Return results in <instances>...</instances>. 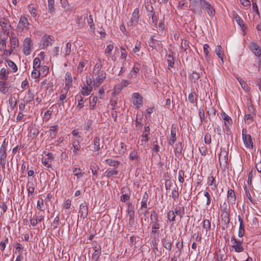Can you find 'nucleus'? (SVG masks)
Instances as JSON below:
<instances>
[{
  "label": "nucleus",
  "mask_w": 261,
  "mask_h": 261,
  "mask_svg": "<svg viewBox=\"0 0 261 261\" xmlns=\"http://www.w3.org/2000/svg\"><path fill=\"white\" fill-rule=\"evenodd\" d=\"M220 208L222 213L229 212L228 205L225 201L220 204Z\"/></svg>",
  "instance_id": "nucleus-59"
},
{
  "label": "nucleus",
  "mask_w": 261,
  "mask_h": 261,
  "mask_svg": "<svg viewBox=\"0 0 261 261\" xmlns=\"http://www.w3.org/2000/svg\"><path fill=\"white\" fill-rule=\"evenodd\" d=\"M54 40L50 38V35H45L43 36L41 39V43L43 48H46L52 44Z\"/></svg>",
  "instance_id": "nucleus-19"
},
{
  "label": "nucleus",
  "mask_w": 261,
  "mask_h": 261,
  "mask_svg": "<svg viewBox=\"0 0 261 261\" xmlns=\"http://www.w3.org/2000/svg\"><path fill=\"white\" fill-rule=\"evenodd\" d=\"M245 234V226H239L238 236L240 238L243 237Z\"/></svg>",
  "instance_id": "nucleus-63"
},
{
  "label": "nucleus",
  "mask_w": 261,
  "mask_h": 261,
  "mask_svg": "<svg viewBox=\"0 0 261 261\" xmlns=\"http://www.w3.org/2000/svg\"><path fill=\"white\" fill-rule=\"evenodd\" d=\"M79 213L81 218H85L88 214V207L86 202H84L80 205Z\"/></svg>",
  "instance_id": "nucleus-12"
},
{
  "label": "nucleus",
  "mask_w": 261,
  "mask_h": 261,
  "mask_svg": "<svg viewBox=\"0 0 261 261\" xmlns=\"http://www.w3.org/2000/svg\"><path fill=\"white\" fill-rule=\"evenodd\" d=\"M15 253L22 254V247L21 245L18 243L16 244V247L15 251Z\"/></svg>",
  "instance_id": "nucleus-64"
},
{
  "label": "nucleus",
  "mask_w": 261,
  "mask_h": 261,
  "mask_svg": "<svg viewBox=\"0 0 261 261\" xmlns=\"http://www.w3.org/2000/svg\"><path fill=\"white\" fill-rule=\"evenodd\" d=\"M224 256V253L219 251L216 254L215 258L217 261H223Z\"/></svg>",
  "instance_id": "nucleus-54"
},
{
  "label": "nucleus",
  "mask_w": 261,
  "mask_h": 261,
  "mask_svg": "<svg viewBox=\"0 0 261 261\" xmlns=\"http://www.w3.org/2000/svg\"><path fill=\"white\" fill-rule=\"evenodd\" d=\"M139 11L138 9H136L134 10L131 19V21L133 23L137 22V21L139 18Z\"/></svg>",
  "instance_id": "nucleus-38"
},
{
  "label": "nucleus",
  "mask_w": 261,
  "mask_h": 261,
  "mask_svg": "<svg viewBox=\"0 0 261 261\" xmlns=\"http://www.w3.org/2000/svg\"><path fill=\"white\" fill-rule=\"evenodd\" d=\"M6 62L11 72H16L17 71V67L14 62L9 60H7Z\"/></svg>",
  "instance_id": "nucleus-31"
},
{
  "label": "nucleus",
  "mask_w": 261,
  "mask_h": 261,
  "mask_svg": "<svg viewBox=\"0 0 261 261\" xmlns=\"http://www.w3.org/2000/svg\"><path fill=\"white\" fill-rule=\"evenodd\" d=\"M173 212L174 213L175 215L176 214L177 216H178L181 219L185 214V208L184 206L176 207L174 208Z\"/></svg>",
  "instance_id": "nucleus-24"
},
{
  "label": "nucleus",
  "mask_w": 261,
  "mask_h": 261,
  "mask_svg": "<svg viewBox=\"0 0 261 261\" xmlns=\"http://www.w3.org/2000/svg\"><path fill=\"white\" fill-rule=\"evenodd\" d=\"M6 157V148L5 141H4L0 147V164L1 165L4 166L5 165Z\"/></svg>",
  "instance_id": "nucleus-13"
},
{
  "label": "nucleus",
  "mask_w": 261,
  "mask_h": 261,
  "mask_svg": "<svg viewBox=\"0 0 261 261\" xmlns=\"http://www.w3.org/2000/svg\"><path fill=\"white\" fill-rule=\"evenodd\" d=\"M40 76V72L38 70V68L33 69L31 73V76L33 79H37Z\"/></svg>",
  "instance_id": "nucleus-58"
},
{
  "label": "nucleus",
  "mask_w": 261,
  "mask_h": 261,
  "mask_svg": "<svg viewBox=\"0 0 261 261\" xmlns=\"http://www.w3.org/2000/svg\"><path fill=\"white\" fill-rule=\"evenodd\" d=\"M75 99L78 101V104L76 106V108L80 110L83 108L84 106V102L83 100V97L81 94H77L75 96Z\"/></svg>",
  "instance_id": "nucleus-30"
},
{
  "label": "nucleus",
  "mask_w": 261,
  "mask_h": 261,
  "mask_svg": "<svg viewBox=\"0 0 261 261\" xmlns=\"http://www.w3.org/2000/svg\"><path fill=\"white\" fill-rule=\"evenodd\" d=\"M203 195L206 198V205H209L211 204V196L209 193L206 191H203Z\"/></svg>",
  "instance_id": "nucleus-61"
},
{
  "label": "nucleus",
  "mask_w": 261,
  "mask_h": 261,
  "mask_svg": "<svg viewBox=\"0 0 261 261\" xmlns=\"http://www.w3.org/2000/svg\"><path fill=\"white\" fill-rule=\"evenodd\" d=\"M133 105L137 109H139L143 105V97L138 93H134L132 95Z\"/></svg>",
  "instance_id": "nucleus-6"
},
{
  "label": "nucleus",
  "mask_w": 261,
  "mask_h": 261,
  "mask_svg": "<svg viewBox=\"0 0 261 261\" xmlns=\"http://www.w3.org/2000/svg\"><path fill=\"white\" fill-rule=\"evenodd\" d=\"M215 178L213 176L208 178V184L210 186H212V189L214 190L216 188L215 184Z\"/></svg>",
  "instance_id": "nucleus-52"
},
{
  "label": "nucleus",
  "mask_w": 261,
  "mask_h": 261,
  "mask_svg": "<svg viewBox=\"0 0 261 261\" xmlns=\"http://www.w3.org/2000/svg\"><path fill=\"white\" fill-rule=\"evenodd\" d=\"M129 158L130 160H137L138 159L137 152L136 150H133L130 152Z\"/></svg>",
  "instance_id": "nucleus-62"
},
{
  "label": "nucleus",
  "mask_w": 261,
  "mask_h": 261,
  "mask_svg": "<svg viewBox=\"0 0 261 261\" xmlns=\"http://www.w3.org/2000/svg\"><path fill=\"white\" fill-rule=\"evenodd\" d=\"M167 218L169 222H174L175 220V215L173 211H169L167 213Z\"/></svg>",
  "instance_id": "nucleus-43"
},
{
  "label": "nucleus",
  "mask_w": 261,
  "mask_h": 261,
  "mask_svg": "<svg viewBox=\"0 0 261 261\" xmlns=\"http://www.w3.org/2000/svg\"><path fill=\"white\" fill-rule=\"evenodd\" d=\"M0 25L5 33H9L11 29V25L8 20L5 18H1L0 19Z\"/></svg>",
  "instance_id": "nucleus-16"
},
{
  "label": "nucleus",
  "mask_w": 261,
  "mask_h": 261,
  "mask_svg": "<svg viewBox=\"0 0 261 261\" xmlns=\"http://www.w3.org/2000/svg\"><path fill=\"white\" fill-rule=\"evenodd\" d=\"M54 157L52 153H48L46 156L43 157L42 159L43 164L46 168H51V162L54 160Z\"/></svg>",
  "instance_id": "nucleus-11"
},
{
  "label": "nucleus",
  "mask_w": 261,
  "mask_h": 261,
  "mask_svg": "<svg viewBox=\"0 0 261 261\" xmlns=\"http://www.w3.org/2000/svg\"><path fill=\"white\" fill-rule=\"evenodd\" d=\"M0 91L4 94L11 92V87L6 81H0Z\"/></svg>",
  "instance_id": "nucleus-10"
},
{
  "label": "nucleus",
  "mask_w": 261,
  "mask_h": 261,
  "mask_svg": "<svg viewBox=\"0 0 261 261\" xmlns=\"http://www.w3.org/2000/svg\"><path fill=\"white\" fill-rule=\"evenodd\" d=\"M149 46L152 49H158L162 47V44L160 41L157 40L153 37L150 38L149 41Z\"/></svg>",
  "instance_id": "nucleus-20"
},
{
  "label": "nucleus",
  "mask_w": 261,
  "mask_h": 261,
  "mask_svg": "<svg viewBox=\"0 0 261 261\" xmlns=\"http://www.w3.org/2000/svg\"><path fill=\"white\" fill-rule=\"evenodd\" d=\"M29 24L28 22V19L25 16H22L20 18L19 22L18 23V25L19 27L25 28Z\"/></svg>",
  "instance_id": "nucleus-35"
},
{
  "label": "nucleus",
  "mask_w": 261,
  "mask_h": 261,
  "mask_svg": "<svg viewBox=\"0 0 261 261\" xmlns=\"http://www.w3.org/2000/svg\"><path fill=\"white\" fill-rule=\"evenodd\" d=\"M242 135L245 147L248 148L252 149L253 147V143L251 136L247 134V130L246 128L242 129Z\"/></svg>",
  "instance_id": "nucleus-2"
},
{
  "label": "nucleus",
  "mask_w": 261,
  "mask_h": 261,
  "mask_svg": "<svg viewBox=\"0 0 261 261\" xmlns=\"http://www.w3.org/2000/svg\"><path fill=\"white\" fill-rule=\"evenodd\" d=\"M157 221H159L158 214L155 211H152L150 215V222Z\"/></svg>",
  "instance_id": "nucleus-56"
},
{
  "label": "nucleus",
  "mask_w": 261,
  "mask_h": 261,
  "mask_svg": "<svg viewBox=\"0 0 261 261\" xmlns=\"http://www.w3.org/2000/svg\"><path fill=\"white\" fill-rule=\"evenodd\" d=\"M82 140H72V147L73 153L74 155H77L79 154V152L81 149V143Z\"/></svg>",
  "instance_id": "nucleus-14"
},
{
  "label": "nucleus",
  "mask_w": 261,
  "mask_h": 261,
  "mask_svg": "<svg viewBox=\"0 0 261 261\" xmlns=\"http://www.w3.org/2000/svg\"><path fill=\"white\" fill-rule=\"evenodd\" d=\"M93 74L95 76L93 79V85L97 87L99 86L106 77V73L105 71H100Z\"/></svg>",
  "instance_id": "nucleus-5"
},
{
  "label": "nucleus",
  "mask_w": 261,
  "mask_h": 261,
  "mask_svg": "<svg viewBox=\"0 0 261 261\" xmlns=\"http://www.w3.org/2000/svg\"><path fill=\"white\" fill-rule=\"evenodd\" d=\"M148 198V195L146 192H145L143 196L142 201L141 202V208L142 210H145L146 212L147 208V202Z\"/></svg>",
  "instance_id": "nucleus-25"
},
{
  "label": "nucleus",
  "mask_w": 261,
  "mask_h": 261,
  "mask_svg": "<svg viewBox=\"0 0 261 261\" xmlns=\"http://www.w3.org/2000/svg\"><path fill=\"white\" fill-rule=\"evenodd\" d=\"M106 163L110 166H113L114 168H118L119 165L120 164V162L119 161L111 159H108L106 160Z\"/></svg>",
  "instance_id": "nucleus-34"
},
{
  "label": "nucleus",
  "mask_w": 261,
  "mask_h": 261,
  "mask_svg": "<svg viewBox=\"0 0 261 261\" xmlns=\"http://www.w3.org/2000/svg\"><path fill=\"white\" fill-rule=\"evenodd\" d=\"M102 67V64L100 60H98L97 62L96 63L93 70V74L96 73L100 71H104L103 70H101Z\"/></svg>",
  "instance_id": "nucleus-37"
},
{
  "label": "nucleus",
  "mask_w": 261,
  "mask_h": 261,
  "mask_svg": "<svg viewBox=\"0 0 261 261\" xmlns=\"http://www.w3.org/2000/svg\"><path fill=\"white\" fill-rule=\"evenodd\" d=\"M171 196L172 198L176 200L178 198L179 192L178 191V188L176 186L172 190Z\"/></svg>",
  "instance_id": "nucleus-41"
},
{
  "label": "nucleus",
  "mask_w": 261,
  "mask_h": 261,
  "mask_svg": "<svg viewBox=\"0 0 261 261\" xmlns=\"http://www.w3.org/2000/svg\"><path fill=\"white\" fill-rule=\"evenodd\" d=\"M41 65V61L39 58H35L33 61V69L39 68Z\"/></svg>",
  "instance_id": "nucleus-55"
},
{
  "label": "nucleus",
  "mask_w": 261,
  "mask_h": 261,
  "mask_svg": "<svg viewBox=\"0 0 261 261\" xmlns=\"http://www.w3.org/2000/svg\"><path fill=\"white\" fill-rule=\"evenodd\" d=\"M71 205V200L70 199H67L63 203V207L65 209L69 208L70 207Z\"/></svg>",
  "instance_id": "nucleus-60"
},
{
  "label": "nucleus",
  "mask_w": 261,
  "mask_h": 261,
  "mask_svg": "<svg viewBox=\"0 0 261 261\" xmlns=\"http://www.w3.org/2000/svg\"><path fill=\"white\" fill-rule=\"evenodd\" d=\"M163 245L164 247L166 249L169 251L171 250L172 245L170 240H165L163 242Z\"/></svg>",
  "instance_id": "nucleus-49"
},
{
  "label": "nucleus",
  "mask_w": 261,
  "mask_h": 261,
  "mask_svg": "<svg viewBox=\"0 0 261 261\" xmlns=\"http://www.w3.org/2000/svg\"><path fill=\"white\" fill-rule=\"evenodd\" d=\"M150 134V128L149 125H145L144 130L141 136L140 145L144 146L148 141V136Z\"/></svg>",
  "instance_id": "nucleus-7"
},
{
  "label": "nucleus",
  "mask_w": 261,
  "mask_h": 261,
  "mask_svg": "<svg viewBox=\"0 0 261 261\" xmlns=\"http://www.w3.org/2000/svg\"><path fill=\"white\" fill-rule=\"evenodd\" d=\"M118 173L117 168H114L113 169H108L105 172V175L108 177H110L113 175H116Z\"/></svg>",
  "instance_id": "nucleus-26"
},
{
  "label": "nucleus",
  "mask_w": 261,
  "mask_h": 261,
  "mask_svg": "<svg viewBox=\"0 0 261 261\" xmlns=\"http://www.w3.org/2000/svg\"><path fill=\"white\" fill-rule=\"evenodd\" d=\"M231 250H233L236 252L239 253L243 251L244 247L243 246V240H239L232 237L231 238Z\"/></svg>",
  "instance_id": "nucleus-3"
},
{
  "label": "nucleus",
  "mask_w": 261,
  "mask_h": 261,
  "mask_svg": "<svg viewBox=\"0 0 261 261\" xmlns=\"http://www.w3.org/2000/svg\"><path fill=\"white\" fill-rule=\"evenodd\" d=\"M93 89L91 86V81L87 80L86 83L84 85L81 90V95L84 96L89 95L92 92Z\"/></svg>",
  "instance_id": "nucleus-9"
},
{
  "label": "nucleus",
  "mask_w": 261,
  "mask_h": 261,
  "mask_svg": "<svg viewBox=\"0 0 261 261\" xmlns=\"http://www.w3.org/2000/svg\"><path fill=\"white\" fill-rule=\"evenodd\" d=\"M176 129L173 126L171 127V134L170 137L168 139V143L171 146H173L176 140Z\"/></svg>",
  "instance_id": "nucleus-17"
},
{
  "label": "nucleus",
  "mask_w": 261,
  "mask_h": 261,
  "mask_svg": "<svg viewBox=\"0 0 261 261\" xmlns=\"http://www.w3.org/2000/svg\"><path fill=\"white\" fill-rule=\"evenodd\" d=\"M188 100L192 103L194 104L197 100L196 94L195 92H192L188 95Z\"/></svg>",
  "instance_id": "nucleus-51"
},
{
  "label": "nucleus",
  "mask_w": 261,
  "mask_h": 261,
  "mask_svg": "<svg viewBox=\"0 0 261 261\" xmlns=\"http://www.w3.org/2000/svg\"><path fill=\"white\" fill-rule=\"evenodd\" d=\"M86 64H87V61H86V60L81 61L79 63V64L78 65L77 67V72H82V71H83V69H84V67L86 66Z\"/></svg>",
  "instance_id": "nucleus-50"
},
{
  "label": "nucleus",
  "mask_w": 261,
  "mask_h": 261,
  "mask_svg": "<svg viewBox=\"0 0 261 261\" xmlns=\"http://www.w3.org/2000/svg\"><path fill=\"white\" fill-rule=\"evenodd\" d=\"M254 115L250 114H246L244 117L245 122L247 124H250L253 120Z\"/></svg>",
  "instance_id": "nucleus-45"
},
{
  "label": "nucleus",
  "mask_w": 261,
  "mask_h": 261,
  "mask_svg": "<svg viewBox=\"0 0 261 261\" xmlns=\"http://www.w3.org/2000/svg\"><path fill=\"white\" fill-rule=\"evenodd\" d=\"M89 99V107L90 109H93L97 103V97L96 96H90Z\"/></svg>",
  "instance_id": "nucleus-32"
},
{
  "label": "nucleus",
  "mask_w": 261,
  "mask_h": 261,
  "mask_svg": "<svg viewBox=\"0 0 261 261\" xmlns=\"http://www.w3.org/2000/svg\"><path fill=\"white\" fill-rule=\"evenodd\" d=\"M34 95L31 90H28L25 96L23 98L24 102L27 104L34 100Z\"/></svg>",
  "instance_id": "nucleus-23"
},
{
  "label": "nucleus",
  "mask_w": 261,
  "mask_h": 261,
  "mask_svg": "<svg viewBox=\"0 0 261 261\" xmlns=\"http://www.w3.org/2000/svg\"><path fill=\"white\" fill-rule=\"evenodd\" d=\"M237 79L238 82L240 83L242 89H244L245 91H248L249 87L247 84L240 77H237Z\"/></svg>",
  "instance_id": "nucleus-46"
},
{
  "label": "nucleus",
  "mask_w": 261,
  "mask_h": 261,
  "mask_svg": "<svg viewBox=\"0 0 261 261\" xmlns=\"http://www.w3.org/2000/svg\"><path fill=\"white\" fill-rule=\"evenodd\" d=\"M9 104L10 108L13 110L17 105V99L15 96L12 95L10 96L9 99Z\"/></svg>",
  "instance_id": "nucleus-36"
},
{
  "label": "nucleus",
  "mask_w": 261,
  "mask_h": 261,
  "mask_svg": "<svg viewBox=\"0 0 261 261\" xmlns=\"http://www.w3.org/2000/svg\"><path fill=\"white\" fill-rule=\"evenodd\" d=\"M227 198L229 200L231 201V202H233L235 201L236 196L233 190H229L228 191Z\"/></svg>",
  "instance_id": "nucleus-42"
},
{
  "label": "nucleus",
  "mask_w": 261,
  "mask_h": 261,
  "mask_svg": "<svg viewBox=\"0 0 261 261\" xmlns=\"http://www.w3.org/2000/svg\"><path fill=\"white\" fill-rule=\"evenodd\" d=\"M73 174L77 177V178H80V176L82 175V170L80 168L75 167L73 168L72 170Z\"/></svg>",
  "instance_id": "nucleus-53"
},
{
  "label": "nucleus",
  "mask_w": 261,
  "mask_h": 261,
  "mask_svg": "<svg viewBox=\"0 0 261 261\" xmlns=\"http://www.w3.org/2000/svg\"><path fill=\"white\" fill-rule=\"evenodd\" d=\"M166 58L168 64V69H170L171 68L173 67L174 64V58L171 50H169V53L166 54Z\"/></svg>",
  "instance_id": "nucleus-21"
},
{
  "label": "nucleus",
  "mask_w": 261,
  "mask_h": 261,
  "mask_svg": "<svg viewBox=\"0 0 261 261\" xmlns=\"http://www.w3.org/2000/svg\"><path fill=\"white\" fill-rule=\"evenodd\" d=\"M151 225V232L152 233H158V230L160 228L161 225L159 221L150 222Z\"/></svg>",
  "instance_id": "nucleus-28"
},
{
  "label": "nucleus",
  "mask_w": 261,
  "mask_h": 261,
  "mask_svg": "<svg viewBox=\"0 0 261 261\" xmlns=\"http://www.w3.org/2000/svg\"><path fill=\"white\" fill-rule=\"evenodd\" d=\"M219 161L220 166L225 168L228 162V151L225 149H221L219 155Z\"/></svg>",
  "instance_id": "nucleus-4"
},
{
  "label": "nucleus",
  "mask_w": 261,
  "mask_h": 261,
  "mask_svg": "<svg viewBox=\"0 0 261 261\" xmlns=\"http://www.w3.org/2000/svg\"><path fill=\"white\" fill-rule=\"evenodd\" d=\"M9 74V71L5 68L0 70V80L6 81Z\"/></svg>",
  "instance_id": "nucleus-29"
},
{
  "label": "nucleus",
  "mask_w": 261,
  "mask_h": 261,
  "mask_svg": "<svg viewBox=\"0 0 261 261\" xmlns=\"http://www.w3.org/2000/svg\"><path fill=\"white\" fill-rule=\"evenodd\" d=\"M127 214L129 218V221H133L135 217V212L132 206H129L127 210Z\"/></svg>",
  "instance_id": "nucleus-48"
},
{
  "label": "nucleus",
  "mask_w": 261,
  "mask_h": 261,
  "mask_svg": "<svg viewBox=\"0 0 261 261\" xmlns=\"http://www.w3.org/2000/svg\"><path fill=\"white\" fill-rule=\"evenodd\" d=\"M221 217L222 220H223L225 223H228L229 222V212L222 213L221 214Z\"/></svg>",
  "instance_id": "nucleus-57"
},
{
  "label": "nucleus",
  "mask_w": 261,
  "mask_h": 261,
  "mask_svg": "<svg viewBox=\"0 0 261 261\" xmlns=\"http://www.w3.org/2000/svg\"><path fill=\"white\" fill-rule=\"evenodd\" d=\"M93 152H96L97 154H99V151L100 150V139L99 137H95L92 141Z\"/></svg>",
  "instance_id": "nucleus-15"
},
{
  "label": "nucleus",
  "mask_w": 261,
  "mask_h": 261,
  "mask_svg": "<svg viewBox=\"0 0 261 261\" xmlns=\"http://www.w3.org/2000/svg\"><path fill=\"white\" fill-rule=\"evenodd\" d=\"M67 92L64 93L63 92L60 95L59 97V100L58 101V104L59 106H64L65 102V99L66 98V93Z\"/></svg>",
  "instance_id": "nucleus-47"
},
{
  "label": "nucleus",
  "mask_w": 261,
  "mask_h": 261,
  "mask_svg": "<svg viewBox=\"0 0 261 261\" xmlns=\"http://www.w3.org/2000/svg\"><path fill=\"white\" fill-rule=\"evenodd\" d=\"M220 119L223 124V129L226 132V134L230 133V127L232 124V120L231 118L228 116L224 112H222L220 114Z\"/></svg>",
  "instance_id": "nucleus-1"
},
{
  "label": "nucleus",
  "mask_w": 261,
  "mask_h": 261,
  "mask_svg": "<svg viewBox=\"0 0 261 261\" xmlns=\"http://www.w3.org/2000/svg\"><path fill=\"white\" fill-rule=\"evenodd\" d=\"M233 19L240 27L242 30L244 31L246 27L244 23L243 19L237 14H233Z\"/></svg>",
  "instance_id": "nucleus-22"
},
{
  "label": "nucleus",
  "mask_w": 261,
  "mask_h": 261,
  "mask_svg": "<svg viewBox=\"0 0 261 261\" xmlns=\"http://www.w3.org/2000/svg\"><path fill=\"white\" fill-rule=\"evenodd\" d=\"M71 134L73 136L72 140H82V137L80 135L79 132L77 129L73 130Z\"/></svg>",
  "instance_id": "nucleus-40"
},
{
  "label": "nucleus",
  "mask_w": 261,
  "mask_h": 261,
  "mask_svg": "<svg viewBox=\"0 0 261 261\" xmlns=\"http://www.w3.org/2000/svg\"><path fill=\"white\" fill-rule=\"evenodd\" d=\"M202 226L203 229H204L207 232L211 227V223L209 220L204 219L202 223Z\"/></svg>",
  "instance_id": "nucleus-39"
},
{
  "label": "nucleus",
  "mask_w": 261,
  "mask_h": 261,
  "mask_svg": "<svg viewBox=\"0 0 261 261\" xmlns=\"http://www.w3.org/2000/svg\"><path fill=\"white\" fill-rule=\"evenodd\" d=\"M127 150L126 146L124 143L121 142L119 146H118V153L119 154H123Z\"/></svg>",
  "instance_id": "nucleus-44"
},
{
  "label": "nucleus",
  "mask_w": 261,
  "mask_h": 261,
  "mask_svg": "<svg viewBox=\"0 0 261 261\" xmlns=\"http://www.w3.org/2000/svg\"><path fill=\"white\" fill-rule=\"evenodd\" d=\"M65 87H67V89L69 88L70 86L72 84V80L71 74L69 72H67L65 74Z\"/></svg>",
  "instance_id": "nucleus-27"
},
{
  "label": "nucleus",
  "mask_w": 261,
  "mask_h": 261,
  "mask_svg": "<svg viewBox=\"0 0 261 261\" xmlns=\"http://www.w3.org/2000/svg\"><path fill=\"white\" fill-rule=\"evenodd\" d=\"M23 49H31L33 47L32 41L30 38H26L23 43Z\"/></svg>",
  "instance_id": "nucleus-33"
},
{
  "label": "nucleus",
  "mask_w": 261,
  "mask_h": 261,
  "mask_svg": "<svg viewBox=\"0 0 261 261\" xmlns=\"http://www.w3.org/2000/svg\"><path fill=\"white\" fill-rule=\"evenodd\" d=\"M201 7L204 9L210 16H214L215 14V11L213 7L206 1L201 2Z\"/></svg>",
  "instance_id": "nucleus-8"
},
{
  "label": "nucleus",
  "mask_w": 261,
  "mask_h": 261,
  "mask_svg": "<svg viewBox=\"0 0 261 261\" xmlns=\"http://www.w3.org/2000/svg\"><path fill=\"white\" fill-rule=\"evenodd\" d=\"M94 252L92 255V259L97 261L101 253V246L99 245H95L93 247Z\"/></svg>",
  "instance_id": "nucleus-18"
}]
</instances>
